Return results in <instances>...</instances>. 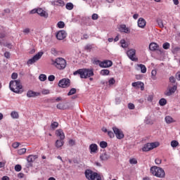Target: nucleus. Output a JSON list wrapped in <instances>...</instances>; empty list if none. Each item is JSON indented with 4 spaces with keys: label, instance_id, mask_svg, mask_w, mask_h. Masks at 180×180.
I'll return each instance as SVG.
<instances>
[{
    "label": "nucleus",
    "instance_id": "nucleus-2",
    "mask_svg": "<svg viewBox=\"0 0 180 180\" xmlns=\"http://www.w3.org/2000/svg\"><path fill=\"white\" fill-rule=\"evenodd\" d=\"M9 88L11 91L15 92V94H22L23 90H22V84H20V80H11L9 84Z\"/></svg>",
    "mask_w": 180,
    "mask_h": 180
},
{
    "label": "nucleus",
    "instance_id": "nucleus-60",
    "mask_svg": "<svg viewBox=\"0 0 180 180\" xmlns=\"http://www.w3.org/2000/svg\"><path fill=\"white\" fill-rule=\"evenodd\" d=\"M169 81L172 82V84H175V77H174V76L170 77Z\"/></svg>",
    "mask_w": 180,
    "mask_h": 180
},
{
    "label": "nucleus",
    "instance_id": "nucleus-46",
    "mask_svg": "<svg viewBox=\"0 0 180 180\" xmlns=\"http://www.w3.org/2000/svg\"><path fill=\"white\" fill-rule=\"evenodd\" d=\"M157 23L158 26L160 27L161 28L164 27V22H162V20L161 19L158 20Z\"/></svg>",
    "mask_w": 180,
    "mask_h": 180
},
{
    "label": "nucleus",
    "instance_id": "nucleus-7",
    "mask_svg": "<svg viewBox=\"0 0 180 180\" xmlns=\"http://www.w3.org/2000/svg\"><path fill=\"white\" fill-rule=\"evenodd\" d=\"M43 54L44 53L41 51L37 53L33 58L28 60L27 62V65H32V64H34V63H37V61H39L40 58H41Z\"/></svg>",
    "mask_w": 180,
    "mask_h": 180
},
{
    "label": "nucleus",
    "instance_id": "nucleus-44",
    "mask_svg": "<svg viewBox=\"0 0 180 180\" xmlns=\"http://www.w3.org/2000/svg\"><path fill=\"white\" fill-rule=\"evenodd\" d=\"M101 63H102V62L96 58L93 60V64H95L96 65H99L101 67Z\"/></svg>",
    "mask_w": 180,
    "mask_h": 180
},
{
    "label": "nucleus",
    "instance_id": "nucleus-11",
    "mask_svg": "<svg viewBox=\"0 0 180 180\" xmlns=\"http://www.w3.org/2000/svg\"><path fill=\"white\" fill-rule=\"evenodd\" d=\"M58 86H60V88H68V86H70V79H62L59 81Z\"/></svg>",
    "mask_w": 180,
    "mask_h": 180
},
{
    "label": "nucleus",
    "instance_id": "nucleus-38",
    "mask_svg": "<svg viewBox=\"0 0 180 180\" xmlns=\"http://www.w3.org/2000/svg\"><path fill=\"white\" fill-rule=\"evenodd\" d=\"M75 94H77V89H71L70 91L68 93V96H71V95H74Z\"/></svg>",
    "mask_w": 180,
    "mask_h": 180
},
{
    "label": "nucleus",
    "instance_id": "nucleus-54",
    "mask_svg": "<svg viewBox=\"0 0 180 180\" xmlns=\"http://www.w3.org/2000/svg\"><path fill=\"white\" fill-rule=\"evenodd\" d=\"M180 51V48H179V47H175V48L173 49L172 53H173L174 54H176V53H178V51Z\"/></svg>",
    "mask_w": 180,
    "mask_h": 180
},
{
    "label": "nucleus",
    "instance_id": "nucleus-49",
    "mask_svg": "<svg viewBox=\"0 0 180 180\" xmlns=\"http://www.w3.org/2000/svg\"><path fill=\"white\" fill-rule=\"evenodd\" d=\"M49 94H50V90H49V89H43L41 91L42 95H49Z\"/></svg>",
    "mask_w": 180,
    "mask_h": 180
},
{
    "label": "nucleus",
    "instance_id": "nucleus-61",
    "mask_svg": "<svg viewBox=\"0 0 180 180\" xmlns=\"http://www.w3.org/2000/svg\"><path fill=\"white\" fill-rule=\"evenodd\" d=\"M4 57H6V58H9L11 57V53L5 52L4 53Z\"/></svg>",
    "mask_w": 180,
    "mask_h": 180
},
{
    "label": "nucleus",
    "instance_id": "nucleus-36",
    "mask_svg": "<svg viewBox=\"0 0 180 180\" xmlns=\"http://www.w3.org/2000/svg\"><path fill=\"white\" fill-rule=\"evenodd\" d=\"M155 75H157V70H153L151 72V78L153 80L157 79V77H155Z\"/></svg>",
    "mask_w": 180,
    "mask_h": 180
},
{
    "label": "nucleus",
    "instance_id": "nucleus-43",
    "mask_svg": "<svg viewBox=\"0 0 180 180\" xmlns=\"http://www.w3.org/2000/svg\"><path fill=\"white\" fill-rule=\"evenodd\" d=\"M26 153V148H21L18 150L19 155H23Z\"/></svg>",
    "mask_w": 180,
    "mask_h": 180
},
{
    "label": "nucleus",
    "instance_id": "nucleus-18",
    "mask_svg": "<svg viewBox=\"0 0 180 180\" xmlns=\"http://www.w3.org/2000/svg\"><path fill=\"white\" fill-rule=\"evenodd\" d=\"M37 14L40 15L43 18H49V13L42 8H37Z\"/></svg>",
    "mask_w": 180,
    "mask_h": 180
},
{
    "label": "nucleus",
    "instance_id": "nucleus-20",
    "mask_svg": "<svg viewBox=\"0 0 180 180\" xmlns=\"http://www.w3.org/2000/svg\"><path fill=\"white\" fill-rule=\"evenodd\" d=\"M138 26L139 27H141L142 29L146 27V20L143 18H140L138 20Z\"/></svg>",
    "mask_w": 180,
    "mask_h": 180
},
{
    "label": "nucleus",
    "instance_id": "nucleus-19",
    "mask_svg": "<svg viewBox=\"0 0 180 180\" xmlns=\"http://www.w3.org/2000/svg\"><path fill=\"white\" fill-rule=\"evenodd\" d=\"M56 134L58 137H60V140H64L65 139V135L64 134V131L62 129L56 130Z\"/></svg>",
    "mask_w": 180,
    "mask_h": 180
},
{
    "label": "nucleus",
    "instance_id": "nucleus-4",
    "mask_svg": "<svg viewBox=\"0 0 180 180\" xmlns=\"http://www.w3.org/2000/svg\"><path fill=\"white\" fill-rule=\"evenodd\" d=\"M52 64L58 70H64L67 67V61L63 58H57Z\"/></svg>",
    "mask_w": 180,
    "mask_h": 180
},
{
    "label": "nucleus",
    "instance_id": "nucleus-64",
    "mask_svg": "<svg viewBox=\"0 0 180 180\" xmlns=\"http://www.w3.org/2000/svg\"><path fill=\"white\" fill-rule=\"evenodd\" d=\"M2 180H9V177H8L7 176H3Z\"/></svg>",
    "mask_w": 180,
    "mask_h": 180
},
{
    "label": "nucleus",
    "instance_id": "nucleus-9",
    "mask_svg": "<svg viewBox=\"0 0 180 180\" xmlns=\"http://www.w3.org/2000/svg\"><path fill=\"white\" fill-rule=\"evenodd\" d=\"M38 156L37 155H30L27 158V161L28 162V164L27 165V168H30V167H32V162H34V161H36V160H37Z\"/></svg>",
    "mask_w": 180,
    "mask_h": 180
},
{
    "label": "nucleus",
    "instance_id": "nucleus-41",
    "mask_svg": "<svg viewBox=\"0 0 180 180\" xmlns=\"http://www.w3.org/2000/svg\"><path fill=\"white\" fill-rule=\"evenodd\" d=\"M57 25L59 29H63V27L65 26V23H64L63 21H59Z\"/></svg>",
    "mask_w": 180,
    "mask_h": 180
},
{
    "label": "nucleus",
    "instance_id": "nucleus-32",
    "mask_svg": "<svg viewBox=\"0 0 180 180\" xmlns=\"http://www.w3.org/2000/svg\"><path fill=\"white\" fill-rule=\"evenodd\" d=\"M65 8L68 11H72V9H74V4H72V3H68L66 4Z\"/></svg>",
    "mask_w": 180,
    "mask_h": 180
},
{
    "label": "nucleus",
    "instance_id": "nucleus-25",
    "mask_svg": "<svg viewBox=\"0 0 180 180\" xmlns=\"http://www.w3.org/2000/svg\"><path fill=\"white\" fill-rule=\"evenodd\" d=\"M145 123L146 124H153L154 123V120H153V118L151 117V116L148 115L146 119H145Z\"/></svg>",
    "mask_w": 180,
    "mask_h": 180
},
{
    "label": "nucleus",
    "instance_id": "nucleus-14",
    "mask_svg": "<svg viewBox=\"0 0 180 180\" xmlns=\"http://www.w3.org/2000/svg\"><path fill=\"white\" fill-rule=\"evenodd\" d=\"M112 65H113V63L111 60H104L100 64L101 68H109V67H112Z\"/></svg>",
    "mask_w": 180,
    "mask_h": 180
},
{
    "label": "nucleus",
    "instance_id": "nucleus-31",
    "mask_svg": "<svg viewBox=\"0 0 180 180\" xmlns=\"http://www.w3.org/2000/svg\"><path fill=\"white\" fill-rule=\"evenodd\" d=\"M11 116L13 119H19V114L16 111L11 112Z\"/></svg>",
    "mask_w": 180,
    "mask_h": 180
},
{
    "label": "nucleus",
    "instance_id": "nucleus-15",
    "mask_svg": "<svg viewBox=\"0 0 180 180\" xmlns=\"http://www.w3.org/2000/svg\"><path fill=\"white\" fill-rule=\"evenodd\" d=\"M27 98H36V96H40V93L29 90L27 92Z\"/></svg>",
    "mask_w": 180,
    "mask_h": 180
},
{
    "label": "nucleus",
    "instance_id": "nucleus-55",
    "mask_svg": "<svg viewBox=\"0 0 180 180\" xmlns=\"http://www.w3.org/2000/svg\"><path fill=\"white\" fill-rule=\"evenodd\" d=\"M48 79L50 82H53L56 79V77L54 75H49Z\"/></svg>",
    "mask_w": 180,
    "mask_h": 180
},
{
    "label": "nucleus",
    "instance_id": "nucleus-34",
    "mask_svg": "<svg viewBox=\"0 0 180 180\" xmlns=\"http://www.w3.org/2000/svg\"><path fill=\"white\" fill-rule=\"evenodd\" d=\"M115 84H116V80L115 79V78L111 77L108 80V85H109V86H112V85H115Z\"/></svg>",
    "mask_w": 180,
    "mask_h": 180
},
{
    "label": "nucleus",
    "instance_id": "nucleus-17",
    "mask_svg": "<svg viewBox=\"0 0 180 180\" xmlns=\"http://www.w3.org/2000/svg\"><path fill=\"white\" fill-rule=\"evenodd\" d=\"M134 88H140L141 91H144V83L141 82H136L132 83Z\"/></svg>",
    "mask_w": 180,
    "mask_h": 180
},
{
    "label": "nucleus",
    "instance_id": "nucleus-8",
    "mask_svg": "<svg viewBox=\"0 0 180 180\" xmlns=\"http://www.w3.org/2000/svg\"><path fill=\"white\" fill-rule=\"evenodd\" d=\"M112 130L116 136V138L118 139V140H122V139H124V134H123L122 130L119 129V128L116 127H112Z\"/></svg>",
    "mask_w": 180,
    "mask_h": 180
},
{
    "label": "nucleus",
    "instance_id": "nucleus-22",
    "mask_svg": "<svg viewBox=\"0 0 180 180\" xmlns=\"http://www.w3.org/2000/svg\"><path fill=\"white\" fill-rule=\"evenodd\" d=\"M52 5H56V6H64L65 3L63 0H55L52 1Z\"/></svg>",
    "mask_w": 180,
    "mask_h": 180
},
{
    "label": "nucleus",
    "instance_id": "nucleus-53",
    "mask_svg": "<svg viewBox=\"0 0 180 180\" xmlns=\"http://www.w3.org/2000/svg\"><path fill=\"white\" fill-rule=\"evenodd\" d=\"M108 135L109 136V137H110V139H113V137H115V134H113L112 131H108Z\"/></svg>",
    "mask_w": 180,
    "mask_h": 180
},
{
    "label": "nucleus",
    "instance_id": "nucleus-6",
    "mask_svg": "<svg viewBox=\"0 0 180 180\" xmlns=\"http://www.w3.org/2000/svg\"><path fill=\"white\" fill-rule=\"evenodd\" d=\"M160 146V143L158 142H153V143H148L146 145L143 146L142 148V150L144 152L150 151V150H153L154 148H157Z\"/></svg>",
    "mask_w": 180,
    "mask_h": 180
},
{
    "label": "nucleus",
    "instance_id": "nucleus-21",
    "mask_svg": "<svg viewBox=\"0 0 180 180\" xmlns=\"http://www.w3.org/2000/svg\"><path fill=\"white\" fill-rule=\"evenodd\" d=\"M120 32L122 33H130V30L126 27V25H122L120 26Z\"/></svg>",
    "mask_w": 180,
    "mask_h": 180
},
{
    "label": "nucleus",
    "instance_id": "nucleus-28",
    "mask_svg": "<svg viewBox=\"0 0 180 180\" xmlns=\"http://www.w3.org/2000/svg\"><path fill=\"white\" fill-rule=\"evenodd\" d=\"M56 108L57 109H60V110H65V109H67V105L64 103H60L56 105Z\"/></svg>",
    "mask_w": 180,
    "mask_h": 180
},
{
    "label": "nucleus",
    "instance_id": "nucleus-48",
    "mask_svg": "<svg viewBox=\"0 0 180 180\" xmlns=\"http://www.w3.org/2000/svg\"><path fill=\"white\" fill-rule=\"evenodd\" d=\"M129 164L136 165L137 164V160L136 158H132L129 160Z\"/></svg>",
    "mask_w": 180,
    "mask_h": 180
},
{
    "label": "nucleus",
    "instance_id": "nucleus-56",
    "mask_svg": "<svg viewBox=\"0 0 180 180\" xmlns=\"http://www.w3.org/2000/svg\"><path fill=\"white\" fill-rule=\"evenodd\" d=\"M128 108L131 110H133L135 108L134 106V104L131 103H129L128 104Z\"/></svg>",
    "mask_w": 180,
    "mask_h": 180
},
{
    "label": "nucleus",
    "instance_id": "nucleus-5",
    "mask_svg": "<svg viewBox=\"0 0 180 180\" xmlns=\"http://www.w3.org/2000/svg\"><path fill=\"white\" fill-rule=\"evenodd\" d=\"M150 172L154 176L157 178H164L165 176V172L161 167L153 166L150 168Z\"/></svg>",
    "mask_w": 180,
    "mask_h": 180
},
{
    "label": "nucleus",
    "instance_id": "nucleus-59",
    "mask_svg": "<svg viewBox=\"0 0 180 180\" xmlns=\"http://www.w3.org/2000/svg\"><path fill=\"white\" fill-rule=\"evenodd\" d=\"M85 50H88V51H91L92 50V46L91 45H87L85 46Z\"/></svg>",
    "mask_w": 180,
    "mask_h": 180
},
{
    "label": "nucleus",
    "instance_id": "nucleus-13",
    "mask_svg": "<svg viewBox=\"0 0 180 180\" xmlns=\"http://www.w3.org/2000/svg\"><path fill=\"white\" fill-rule=\"evenodd\" d=\"M65 37H67V32L64 30H60L56 34V39H58V40H64Z\"/></svg>",
    "mask_w": 180,
    "mask_h": 180
},
{
    "label": "nucleus",
    "instance_id": "nucleus-37",
    "mask_svg": "<svg viewBox=\"0 0 180 180\" xmlns=\"http://www.w3.org/2000/svg\"><path fill=\"white\" fill-rule=\"evenodd\" d=\"M159 104L160 106H165V105H167V100L165 98H161L159 101Z\"/></svg>",
    "mask_w": 180,
    "mask_h": 180
},
{
    "label": "nucleus",
    "instance_id": "nucleus-52",
    "mask_svg": "<svg viewBox=\"0 0 180 180\" xmlns=\"http://www.w3.org/2000/svg\"><path fill=\"white\" fill-rule=\"evenodd\" d=\"M19 146H20V143H19V142L13 143L12 145L13 148H18V147H19Z\"/></svg>",
    "mask_w": 180,
    "mask_h": 180
},
{
    "label": "nucleus",
    "instance_id": "nucleus-42",
    "mask_svg": "<svg viewBox=\"0 0 180 180\" xmlns=\"http://www.w3.org/2000/svg\"><path fill=\"white\" fill-rule=\"evenodd\" d=\"M39 78L40 81L44 82V81H46V79H47V76L44 74H41L39 75Z\"/></svg>",
    "mask_w": 180,
    "mask_h": 180
},
{
    "label": "nucleus",
    "instance_id": "nucleus-45",
    "mask_svg": "<svg viewBox=\"0 0 180 180\" xmlns=\"http://www.w3.org/2000/svg\"><path fill=\"white\" fill-rule=\"evenodd\" d=\"M15 170L17 172H20V171H22V166H20V165H16L15 166Z\"/></svg>",
    "mask_w": 180,
    "mask_h": 180
},
{
    "label": "nucleus",
    "instance_id": "nucleus-10",
    "mask_svg": "<svg viewBox=\"0 0 180 180\" xmlns=\"http://www.w3.org/2000/svg\"><path fill=\"white\" fill-rule=\"evenodd\" d=\"M127 55L131 61H136V49H129L127 51Z\"/></svg>",
    "mask_w": 180,
    "mask_h": 180
},
{
    "label": "nucleus",
    "instance_id": "nucleus-33",
    "mask_svg": "<svg viewBox=\"0 0 180 180\" xmlns=\"http://www.w3.org/2000/svg\"><path fill=\"white\" fill-rule=\"evenodd\" d=\"M179 145V143H178V141H171V146L173 148H176V147H178Z\"/></svg>",
    "mask_w": 180,
    "mask_h": 180
},
{
    "label": "nucleus",
    "instance_id": "nucleus-16",
    "mask_svg": "<svg viewBox=\"0 0 180 180\" xmlns=\"http://www.w3.org/2000/svg\"><path fill=\"white\" fill-rule=\"evenodd\" d=\"M89 149L90 150L91 154H96L98 153V145L96 143L91 144Z\"/></svg>",
    "mask_w": 180,
    "mask_h": 180
},
{
    "label": "nucleus",
    "instance_id": "nucleus-3",
    "mask_svg": "<svg viewBox=\"0 0 180 180\" xmlns=\"http://www.w3.org/2000/svg\"><path fill=\"white\" fill-rule=\"evenodd\" d=\"M84 175L88 180H102L101 175L91 169H86Z\"/></svg>",
    "mask_w": 180,
    "mask_h": 180
},
{
    "label": "nucleus",
    "instance_id": "nucleus-40",
    "mask_svg": "<svg viewBox=\"0 0 180 180\" xmlns=\"http://www.w3.org/2000/svg\"><path fill=\"white\" fill-rule=\"evenodd\" d=\"M100 147L101 148H106L108 147V143L106 141H101L100 143Z\"/></svg>",
    "mask_w": 180,
    "mask_h": 180
},
{
    "label": "nucleus",
    "instance_id": "nucleus-62",
    "mask_svg": "<svg viewBox=\"0 0 180 180\" xmlns=\"http://www.w3.org/2000/svg\"><path fill=\"white\" fill-rule=\"evenodd\" d=\"M121 47H122V49H127L129 47V44L125 42V44L121 45Z\"/></svg>",
    "mask_w": 180,
    "mask_h": 180
},
{
    "label": "nucleus",
    "instance_id": "nucleus-39",
    "mask_svg": "<svg viewBox=\"0 0 180 180\" xmlns=\"http://www.w3.org/2000/svg\"><path fill=\"white\" fill-rule=\"evenodd\" d=\"M51 127L53 130L57 129V127H58V122H52L51 124Z\"/></svg>",
    "mask_w": 180,
    "mask_h": 180
},
{
    "label": "nucleus",
    "instance_id": "nucleus-35",
    "mask_svg": "<svg viewBox=\"0 0 180 180\" xmlns=\"http://www.w3.org/2000/svg\"><path fill=\"white\" fill-rule=\"evenodd\" d=\"M110 72L108 69L102 70L100 72L101 75H109Z\"/></svg>",
    "mask_w": 180,
    "mask_h": 180
},
{
    "label": "nucleus",
    "instance_id": "nucleus-30",
    "mask_svg": "<svg viewBox=\"0 0 180 180\" xmlns=\"http://www.w3.org/2000/svg\"><path fill=\"white\" fill-rule=\"evenodd\" d=\"M165 120L166 122V123H167V124H169L171 123H174L175 122V120H174V118L169 116H167L165 118Z\"/></svg>",
    "mask_w": 180,
    "mask_h": 180
},
{
    "label": "nucleus",
    "instance_id": "nucleus-47",
    "mask_svg": "<svg viewBox=\"0 0 180 180\" xmlns=\"http://www.w3.org/2000/svg\"><path fill=\"white\" fill-rule=\"evenodd\" d=\"M162 47L165 50H168V49L170 47V44L168 42L164 43Z\"/></svg>",
    "mask_w": 180,
    "mask_h": 180
},
{
    "label": "nucleus",
    "instance_id": "nucleus-27",
    "mask_svg": "<svg viewBox=\"0 0 180 180\" xmlns=\"http://www.w3.org/2000/svg\"><path fill=\"white\" fill-rule=\"evenodd\" d=\"M158 49V45L156 43H151L149 45V50L151 51H155Z\"/></svg>",
    "mask_w": 180,
    "mask_h": 180
},
{
    "label": "nucleus",
    "instance_id": "nucleus-50",
    "mask_svg": "<svg viewBox=\"0 0 180 180\" xmlns=\"http://www.w3.org/2000/svg\"><path fill=\"white\" fill-rule=\"evenodd\" d=\"M22 33H24V34H29V33H30V28H25L22 30Z\"/></svg>",
    "mask_w": 180,
    "mask_h": 180
},
{
    "label": "nucleus",
    "instance_id": "nucleus-58",
    "mask_svg": "<svg viewBox=\"0 0 180 180\" xmlns=\"http://www.w3.org/2000/svg\"><path fill=\"white\" fill-rule=\"evenodd\" d=\"M153 95H149L148 96V98H147V101H148V102H153Z\"/></svg>",
    "mask_w": 180,
    "mask_h": 180
},
{
    "label": "nucleus",
    "instance_id": "nucleus-12",
    "mask_svg": "<svg viewBox=\"0 0 180 180\" xmlns=\"http://www.w3.org/2000/svg\"><path fill=\"white\" fill-rule=\"evenodd\" d=\"M175 91H176V86L174 85L173 86H168L167 89L165 91V95L166 96H171L172 94H175Z\"/></svg>",
    "mask_w": 180,
    "mask_h": 180
},
{
    "label": "nucleus",
    "instance_id": "nucleus-51",
    "mask_svg": "<svg viewBox=\"0 0 180 180\" xmlns=\"http://www.w3.org/2000/svg\"><path fill=\"white\" fill-rule=\"evenodd\" d=\"M99 16L96 13H94L91 16L93 20H98Z\"/></svg>",
    "mask_w": 180,
    "mask_h": 180
},
{
    "label": "nucleus",
    "instance_id": "nucleus-57",
    "mask_svg": "<svg viewBox=\"0 0 180 180\" xmlns=\"http://www.w3.org/2000/svg\"><path fill=\"white\" fill-rule=\"evenodd\" d=\"M12 79H16L18 78V73L14 72L11 75Z\"/></svg>",
    "mask_w": 180,
    "mask_h": 180
},
{
    "label": "nucleus",
    "instance_id": "nucleus-24",
    "mask_svg": "<svg viewBox=\"0 0 180 180\" xmlns=\"http://www.w3.org/2000/svg\"><path fill=\"white\" fill-rule=\"evenodd\" d=\"M0 45L4 46V47H7L8 49H12V44L9 42H5L4 40H0Z\"/></svg>",
    "mask_w": 180,
    "mask_h": 180
},
{
    "label": "nucleus",
    "instance_id": "nucleus-23",
    "mask_svg": "<svg viewBox=\"0 0 180 180\" xmlns=\"http://www.w3.org/2000/svg\"><path fill=\"white\" fill-rule=\"evenodd\" d=\"M110 158V156L106 153H103L100 155V159L101 161H108Z\"/></svg>",
    "mask_w": 180,
    "mask_h": 180
},
{
    "label": "nucleus",
    "instance_id": "nucleus-63",
    "mask_svg": "<svg viewBox=\"0 0 180 180\" xmlns=\"http://www.w3.org/2000/svg\"><path fill=\"white\" fill-rule=\"evenodd\" d=\"M155 164H157L158 165H160V164H161V162H162V160H161V159H155Z\"/></svg>",
    "mask_w": 180,
    "mask_h": 180
},
{
    "label": "nucleus",
    "instance_id": "nucleus-1",
    "mask_svg": "<svg viewBox=\"0 0 180 180\" xmlns=\"http://www.w3.org/2000/svg\"><path fill=\"white\" fill-rule=\"evenodd\" d=\"M73 75H79L80 78L86 79V78L94 77V70L86 68L79 69L73 72Z\"/></svg>",
    "mask_w": 180,
    "mask_h": 180
},
{
    "label": "nucleus",
    "instance_id": "nucleus-26",
    "mask_svg": "<svg viewBox=\"0 0 180 180\" xmlns=\"http://www.w3.org/2000/svg\"><path fill=\"white\" fill-rule=\"evenodd\" d=\"M137 67L138 68H140L141 72H142V74H146L147 72V68H146V65L143 64H139L137 65Z\"/></svg>",
    "mask_w": 180,
    "mask_h": 180
},
{
    "label": "nucleus",
    "instance_id": "nucleus-29",
    "mask_svg": "<svg viewBox=\"0 0 180 180\" xmlns=\"http://www.w3.org/2000/svg\"><path fill=\"white\" fill-rule=\"evenodd\" d=\"M64 139H60V140H57L56 141V147L57 148H60V147H63V146H64Z\"/></svg>",
    "mask_w": 180,
    "mask_h": 180
}]
</instances>
